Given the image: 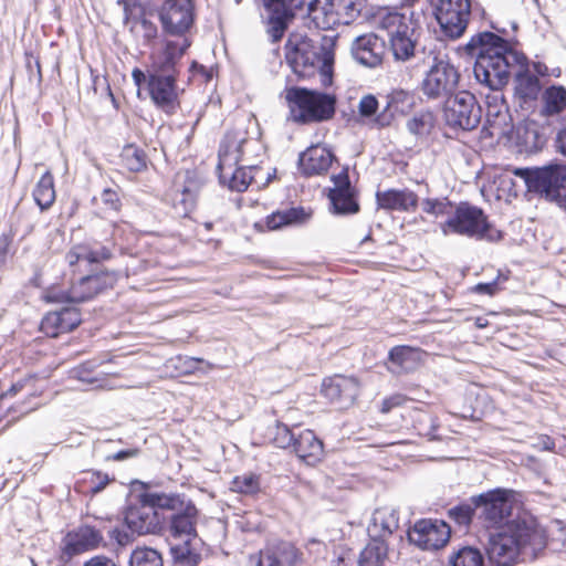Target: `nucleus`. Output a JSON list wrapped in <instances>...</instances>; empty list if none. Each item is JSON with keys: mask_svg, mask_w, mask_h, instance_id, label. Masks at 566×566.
<instances>
[{"mask_svg": "<svg viewBox=\"0 0 566 566\" xmlns=\"http://www.w3.org/2000/svg\"><path fill=\"white\" fill-rule=\"evenodd\" d=\"M464 50L475 59L473 72L478 82L497 91L515 72L516 96L524 103L537 98L541 91L538 77L528 70L526 57L512 50L503 38L489 31L480 32L471 38Z\"/></svg>", "mask_w": 566, "mask_h": 566, "instance_id": "1", "label": "nucleus"}, {"mask_svg": "<svg viewBox=\"0 0 566 566\" xmlns=\"http://www.w3.org/2000/svg\"><path fill=\"white\" fill-rule=\"evenodd\" d=\"M510 527L490 536L486 555L492 566L533 563L545 553L547 535L534 516H524Z\"/></svg>", "mask_w": 566, "mask_h": 566, "instance_id": "2", "label": "nucleus"}, {"mask_svg": "<svg viewBox=\"0 0 566 566\" xmlns=\"http://www.w3.org/2000/svg\"><path fill=\"white\" fill-rule=\"evenodd\" d=\"M334 41L324 38L321 43L303 35L293 34L285 44V59L298 77H311L316 73L324 85L332 83L334 66Z\"/></svg>", "mask_w": 566, "mask_h": 566, "instance_id": "3", "label": "nucleus"}, {"mask_svg": "<svg viewBox=\"0 0 566 566\" xmlns=\"http://www.w3.org/2000/svg\"><path fill=\"white\" fill-rule=\"evenodd\" d=\"M381 27L387 32L390 50L397 61L413 60L421 64L422 52L437 49L433 40L421 43V27L409 8L385 15Z\"/></svg>", "mask_w": 566, "mask_h": 566, "instance_id": "4", "label": "nucleus"}, {"mask_svg": "<svg viewBox=\"0 0 566 566\" xmlns=\"http://www.w3.org/2000/svg\"><path fill=\"white\" fill-rule=\"evenodd\" d=\"M249 143L241 133H228L220 145L217 167L219 179L232 191H245L261 170L254 165L237 167Z\"/></svg>", "mask_w": 566, "mask_h": 566, "instance_id": "5", "label": "nucleus"}, {"mask_svg": "<svg viewBox=\"0 0 566 566\" xmlns=\"http://www.w3.org/2000/svg\"><path fill=\"white\" fill-rule=\"evenodd\" d=\"M472 500L478 509H482L480 517L488 528L509 530L510 525L517 524L524 516H533L522 511L510 490L495 489Z\"/></svg>", "mask_w": 566, "mask_h": 566, "instance_id": "6", "label": "nucleus"}, {"mask_svg": "<svg viewBox=\"0 0 566 566\" xmlns=\"http://www.w3.org/2000/svg\"><path fill=\"white\" fill-rule=\"evenodd\" d=\"M199 511L193 503L177 513H171L168 517L166 532L168 536L180 544L170 546V554L175 563L186 566H197L201 563V555L196 553L191 546L193 539L197 538V523Z\"/></svg>", "mask_w": 566, "mask_h": 566, "instance_id": "7", "label": "nucleus"}, {"mask_svg": "<svg viewBox=\"0 0 566 566\" xmlns=\"http://www.w3.org/2000/svg\"><path fill=\"white\" fill-rule=\"evenodd\" d=\"M515 175L525 181L528 191L566 209V164L518 168Z\"/></svg>", "mask_w": 566, "mask_h": 566, "instance_id": "8", "label": "nucleus"}, {"mask_svg": "<svg viewBox=\"0 0 566 566\" xmlns=\"http://www.w3.org/2000/svg\"><path fill=\"white\" fill-rule=\"evenodd\" d=\"M421 64L428 67L421 91L430 99L449 97L455 91L460 74L441 50L422 52Z\"/></svg>", "mask_w": 566, "mask_h": 566, "instance_id": "9", "label": "nucleus"}, {"mask_svg": "<svg viewBox=\"0 0 566 566\" xmlns=\"http://www.w3.org/2000/svg\"><path fill=\"white\" fill-rule=\"evenodd\" d=\"M291 117L297 123L323 122L335 114V96L301 87L286 91Z\"/></svg>", "mask_w": 566, "mask_h": 566, "instance_id": "10", "label": "nucleus"}, {"mask_svg": "<svg viewBox=\"0 0 566 566\" xmlns=\"http://www.w3.org/2000/svg\"><path fill=\"white\" fill-rule=\"evenodd\" d=\"M440 230L443 235L455 233L491 241L501 237L499 231L492 230L483 210L467 202H461L455 207L452 217L440 223Z\"/></svg>", "mask_w": 566, "mask_h": 566, "instance_id": "11", "label": "nucleus"}, {"mask_svg": "<svg viewBox=\"0 0 566 566\" xmlns=\"http://www.w3.org/2000/svg\"><path fill=\"white\" fill-rule=\"evenodd\" d=\"M116 272H101L94 275H86L72 285L69 291L51 289L45 293V300L52 303H81L93 298L103 291L111 289L117 282Z\"/></svg>", "mask_w": 566, "mask_h": 566, "instance_id": "12", "label": "nucleus"}, {"mask_svg": "<svg viewBox=\"0 0 566 566\" xmlns=\"http://www.w3.org/2000/svg\"><path fill=\"white\" fill-rule=\"evenodd\" d=\"M364 0H318L313 12V23L322 30L350 24L361 13Z\"/></svg>", "mask_w": 566, "mask_h": 566, "instance_id": "13", "label": "nucleus"}, {"mask_svg": "<svg viewBox=\"0 0 566 566\" xmlns=\"http://www.w3.org/2000/svg\"><path fill=\"white\" fill-rule=\"evenodd\" d=\"M443 113L450 128L472 130L480 124L482 111L472 93L460 91L447 98Z\"/></svg>", "mask_w": 566, "mask_h": 566, "instance_id": "14", "label": "nucleus"}, {"mask_svg": "<svg viewBox=\"0 0 566 566\" xmlns=\"http://www.w3.org/2000/svg\"><path fill=\"white\" fill-rule=\"evenodd\" d=\"M431 4L444 34L452 39L461 36L471 14L470 0H431Z\"/></svg>", "mask_w": 566, "mask_h": 566, "instance_id": "15", "label": "nucleus"}, {"mask_svg": "<svg viewBox=\"0 0 566 566\" xmlns=\"http://www.w3.org/2000/svg\"><path fill=\"white\" fill-rule=\"evenodd\" d=\"M450 536V526L441 520L422 518L408 531L410 543L423 551H438L444 547Z\"/></svg>", "mask_w": 566, "mask_h": 566, "instance_id": "16", "label": "nucleus"}, {"mask_svg": "<svg viewBox=\"0 0 566 566\" xmlns=\"http://www.w3.org/2000/svg\"><path fill=\"white\" fill-rule=\"evenodd\" d=\"M125 523L133 534H156L164 528V520L146 501V494L139 496V502L129 505L125 513Z\"/></svg>", "mask_w": 566, "mask_h": 566, "instance_id": "17", "label": "nucleus"}, {"mask_svg": "<svg viewBox=\"0 0 566 566\" xmlns=\"http://www.w3.org/2000/svg\"><path fill=\"white\" fill-rule=\"evenodd\" d=\"M360 384L355 377L335 375L325 378L322 384V394L331 402L342 408L352 406L359 395Z\"/></svg>", "mask_w": 566, "mask_h": 566, "instance_id": "18", "label": "nucleus"}, {"mask_svg": "<svg viewBox=\"0 0 566 566\" xmlns=\"http://www.w3.org/2000/svg\"><path fill=\"white\" fill-rule=\"evenodd\" d=\"M190 46L187 38L166 41L163 49L151 55V66L148 72L178 76V62Z\"/></svg>", "mask_w": 566, "mask_h": 566, "instance_id": "19", "label": "nucleus"}, {"mask_svg": "<svg viewBox=\"0 0 566 566\" xmlns=\"http://www.w3.org/2000/svg\"><path fill=\"white\" fill-rule=\"evenodd\" d=\"M159 17L167 32L171 34L184 33L192 23L190 0H166Z\"/></svg>", "mask_w": 566, "mask_h": 566, "instance_id": "20", "label": "nucleus"}, {"mask_svg": "<svg viewBox=\"0 0 566 566\" xmlns=\"http://www.w3.org/2000/svg\"><path fill=\"white\" fill-rule=\"evenodd\" d=\"M102 538L101 532L94 526H80L77 530L65 535L63 539L61 560L63 563H69L73 556L95 548Z\"/></svg>", "mask_w": 566, "mask_h": 566, "instance_id": "21", "label": "nucleus"}, {"mask_svg": "<svg viewBox=\"0 0 566 566\" xmlns=\"http://www.w3.org/2000/svg\"><path fill=\"white\" fill-rule=\"evenodd\" d=\"M177 76L148 72V93L165 112H172L178 99Z\"/></svg>", "mask_w": 566, "mask_h": 566, "instance_id": "22", "label": "nucleus"}, {"mask_svg": "<svg viewBox=\"0 0 566 566\" xmlns=\"http://www.w3.org/2000/svg\"><path fill=\"white\" fill-rule=\"evenodd\" d=\"M334 187L329 190V200L334 213L348 214L358 211L359 206L355 199V191L350 185L347 170L332 177Z\"/></svg>", "mask_w": 566, "mask_h": 566, "instance_id": "23", "label": "nucleus"}, {"mask_svg": "<svg viewBox=\"0 0 566 566\" xmlns=\"http://www.w3.org/2000/svg\"><path fill=\"white\" fill-rule=\"evenodd\" d=\"M334 159V154L326 145L316 144L300 154L298 167L305 176H318L328 171Z\"/></svg>", "mask_w": 566, "mask_h": 566, "instance_id": "24", "label": "nucleus"}, {"mask_svg": "<svg viewBox=\"0 0 566 566\" xmlns=\"http://www.w3.org/2000/svg\"><path fill=\"white\" fill-rule=\"evenodd\" d=\"M416 105V97L412 93L403 90H395L386 97V105L376 115L374 123L378 127H386L391 124L396 115L409 113Z\"/></svg>", "mask_w": 566, "mask_h": 566, "instance_id": "25", "label": "nucleus"}, {"mask_svg": "<svg viewBox=\"0 0 566 566\" xmlns=\"http://www.w3.org/2000/svg\"><path fill=\"white\" fill-rule=\"evenodd\" d=\"M81 323V314L75 307H64L46 314L41 322V331L49 337L67 333Z\"/></svg>", "mask_w": 566, "mask_h": 566, "instance_id": "26", "label": "nucleus"}, {"mask_svg": "<svg viewBox=\"0 0 566 566\" xmlns=\"http://www.w3.org/2000/svg\"><path fill=\"white\" fill-rule=\"evenodd\" d=\"M352 53L360 64L375 67L381 63L384 41L376 34H365L355 40Z\"/></svg>", "mask_w": 566, "mask_h": 566, "instance_id": "27", "label": "nucleus"}, {"mask_svg": "<svg viewBox=\"0 0 566 566\" xmlns=\"http://www.w3.org/2000/svg\"><path fill=\"white\" fill-rule=\"evenodd\" d=\"M291 450L307 465L318 463L324 453L323 442L308 429H297V434Z\"/></svg>", "mask_w": 566, "mask_h": 566, "instance_id": "28", "label": "nucleus"}, {"mask_svg": "<svg viewBox=\"0 0 566 566\" xmlns=\"http://www.w3.org/2000/svg\"><path fill=\"white\" fill-rule=\"evenodd\" d=\"M298 562V552L289 542L270 543L260 552L256 566H292Z\"/></svg>", "mask_w": 566, "mask_h": 566, "instance_id": "29", "label": "nucleus"}, {"mask_svg": "<svg viewBox=\"0 0 566 566\" xmlns=\"http://www.w3.org/2000/svg\"><path fill=\"white\" fill-rule=\"evenodd\" d=\"M423 352L410 346H395L389 350L387 369L392 374L413 371L421 364Z\"/></svg>", "mask_w": 566, "mask_h": 566, "instance_id": "30", "label": "nucleus"}, {"mask_svg": "<svg viewBox=\"0 0 566 566\" xmlns=\"http://www.w3.org/2000/svg\"><path fill=\"white\" fill-rule=\"evenodd\" d=\"M376 200L385 210L413 211L418 206V196L409 189L377 191Z\"/></svg>", "mask_w": 566, "mask_h": 566, "instance_id": "31", "label": "nucleus"}, {"mask_svg": "<svg viewBox=\"0 0 566 566\" xmlns=\"http://www.w3.org/2000/svg\"><path fill=\"white\" fill-rule=\"evenodd\" d=\"M112 256V252L106 247H92L88 244L74 245L66 253V261L71 268L77 266L78 270L87 268L93 263L108 260Z\"/></svg>", "mask_w": 566, "mask_h": 566, "instance_id": "32", "label": "nucleus"}, {"mask_svg": "<svg viewBox=\"0 0 566 566\" xmlns=\"http://www.w3.org/2000/svg\"><path fill=\"white\" fill-rule=\"evenodd\" d=\"M539 114L547 118L564 114L563 122H566V88L563 85L553 84L542 92Z\"/></svg>", "mask_w": 566, "mask_h": 566, "instance_id": "33", "label": "nucleus"}, {"mask_svg": "<svg viewBox=\"0 0 566 566\" xmlns=\"http://www.w3.org/2000/svg\"><path fill=\"white\" fill-rule=\"evenodd\" d=\"M117 3L123 6L125 13V23L129 25L130 32L144 43H149L157 36V27L145 18L130 19V7L135 6L136 0H118Z\"/></svg>", "mask_w": 566, "mask_h": 566, "instance_id": "34", "label": "nucleus"}, {"mask_svg": "<svg viewBox=\"0 0 566 566\" xmlns=\"http://www.w3.org/2000/svg\"><path fill=\"white\" fill-rule=\"evenodd\" d=\"M399 527V516L394 507H381L374 512L368 532L373 536H386L392 534Z\"/></svg>", "mask_w": 566, "mask_h": 566, "instance_id": "35", "label": "nucleus"}, {"mask_svg": "<svg viewBox=\"0 0 566 566\" xmlns=\"http://www.w3.org/2000/svg\"><path fill=\"white\" fill-rule=\"evenodd\" d=\"M146 501L151 503L154 510H167L171 513H177L184 510L187 504L193 503L184 494L178 493H164V492H147Z\"/></svg>", "mask_w": 566, "mask_h": 566, "instance_id": "36", "label": "nucleus"}, {"mask_svg": "<svg viewBox=\"0 0 566 566\" xmlns=\"http://www.w3.org/2000/svg\"><path fill=\"white\" fill-rule=\"evenodd\" d=\"M114 479L107 473L88 470L75 483V490L85 495H96L102 492Z\"/></svg>", "mask_w": 566, "mask_h": 566, "instance_id": "37", "label": "nucleus"}, {"mask_svg": "<svg viewBox=\"0 0 566 566\" xmlns=\"http://www.w3.org/2000/svg\"><path fill=\"white\" fill-rule=\"evenodd\" d=\"M386 562L392 563L387 544L379 538H373L359 556V566H381Z\"/></svg>", "mask_w": 566, "mask_h": 566, "instance_id": "38", "label": "nucleus"}, {"mask_svg": "<svg viewBox=\"0 0 566 566\" xmlns=\"http://www.w3.org/2000/svg\"><path fill=\"white\" fill-rule=\"evenodd\" d=\"M311 217L304 208H291L273 212L266 218V226L270 230H277L285 226L305 223Z\"/></svg>", "mask_w": 566, "mask_h": 566, "instance_id": "39", "label": "nucleus"}, {"mask_svg": "<svg viewBox=\"0 0 566 566\" xmlns=\"http://www.w3.org/2000/svg\"><path fill=\"white\" fill-rule=\"evenodd\" d=\"M33 198L42 211L49 209L55 201L54 180L50 171H45L36 182Z\"/></svg>", "mask_w": 566, "mask_h": 566, "instance_id": "40", "label": "nucleus"}, {"mask_svg": "<svg viewBox=\"0 0 566 566\" xmlns=\"http://www.w3.org/2000/svg\"><path fill=\"white\" fill-rule=\"evenodd\" d=\"M483 554L478 547L463 546L449 558V566H484Z\"/></svg>", "mask_w": 566, "mask_h": 566, "instance_id": "41", "label": "nucleus"}, {"mask_svg": "<svg viewBox=\"0 0 566 566\" xmlns=\"http://www.w3.org/2000/svg\"><path fill=\"white\" fill-rule=\"evenodd\" d=\"M436 124V117L432 112L423 111L415 114L408 122L407 128L408 130L418 136L424 137L428 136L433 129Z\"/></svg>", "mask_w": 566, "mask_h": 566, "instance_id": "42", "label": "nucleus"}, {"mask_svg": "<svg viewBox=\"0 0 566 566\" xmlns=\"http://www.w3.org/2000/svg\"><path fill=\"white\" fill-rule=\"evenodd\" d=\"M421 209L426 214L434 219L443 217L448 219L452 217L455 210L452 202L447 198H426L421 201Z\"/></svg>", "mask_w": 566, "mask_h": 566, "instance_id": "43", "label": "nucleus"}, {"mask_svg": "<svg viewBox=\"0 0 566 566\" xmlns=\"http://www.w3.org/2000/svg\"><path fill=\"white\" fill-rule=\"evenodd\" d=\"M520 140L526 151L536 153L546 145L547 136L535 124L527 125L520 135Z\"/></svg>", "mask_w": 566, "mask_h": 566, "instance_id": "44", "label": "nucleus"}, {"mask_svg": "<svg viewBox=\"0 0 566 566\" xmlns=\"http://www.w3.org/2000/svg\"><path fill=\"white\" fill-rule=\"evenodd\" d=\"M129 566H163V558L154 548L138 547L130 554Z\"/></svg>", "mask_w": 566, "mask_h": 566, "instance_id": "45", "label": "nucleus"}, {"mask_svg": "<svg viewBox=\"0 0 566 566\" xmlns=\"http://www.w3.org/2000/svg\"><path fill=\"white\" fill-rule=\"evenodd\" d=\"M120 158L123 165L130 171L138 172L146 168L145 153L133 145L124 147Z\"/></svg>", "mask_w": 566, "mask_h": 566, "instance_id": "46", "label": "nucleus"}, {"mask_svg": "<svg viewBox=\"0 0 566 566\" xmlns=\"http://www.w3.org/2000/svg\"><path fill=\"white\" fill-rule=\"evenodd\" d=\"M94 367L95 365L92 363L83 364L72 370V376L82 382L92 385L94 388L112 389L113 386L108 384L107 379L90 376Z\"/></svg>", "mask_w": 566, "mask_h": 566, "instance_id": "47", "label": "nucleus"}, {"mask_svg": "<svg viewBox=\"0 0 566 566\" xmlns=\"http://www.w3.org/2000/svg\"><path fill=\"white\" fill-rule=\"evenodd\" d=\"M260 489L259 478L254 474L235 476L232 481V490L244 494H253Z\"/></svg>", "mask_w": 566, "mask_h": 566, "instance_id": "48", "label": "nucleus"}, {"mask_svg": "<svg viewBox=\"0 0 566 566\" xmlns=\"http://www.w3.org/2000/svg\"><path fill=\"white\" fill-rule=\"evenodd\" d=\"M297 432L286 424L277 423L273 433V442L282 449H291Z\"/></svg>", "mask_w": 566, "mask_h": 566, "instance_id": "49", "label": "nucleus"}, {"mask_svg": "<svg viewBox=\"0 0 566 566\" xmlns=\"http://www.w3.org/2000/svg\"><path fill=\"white\" fill-rule=\"evenodd\" d=\"M448 515L460 526H469L474 515L470 504H460L449 510Z\"/></svg>", "mask_w": 566, "mask_h": 566, "instance_id": "50", "label": "nucleus"}, {"mask_svg": "<svg viewBox=\"0 0 566 566\" xmlns=\"http://www.w3.org/2000/svg\"><path fill=\"white\" fill-rule=\"evenodd\" d=\"M34 381V378L32 376L27 377L24 379L18 380L17 382L12 384V386L0 396V407H2L6 399L10 397H14L19 392H21L24 389H32V382Z\"/></svg>", "mask_w": 566, "mask_h": 566, "instance_id": "51", "label": "nucleus"}, {"mask_svg": "<svg viewBox=\"0 0 566 566\" xmlns=\"http://www.w3.org/2000/svg\"><path fill=\"white\" fill-rule=\"evenodd\" d=\"M378 106V101L374 95H365L358 104L359 115L363 117H371L376 115Z\"/></svg>", "mask_w": 566, "mask_h": 566, "instance_id": "52", "label": "nucleus"}, {"mask_svg": "<svg viewBox=\"0 0 566 566\" xmlns=\"http://www.w3.org/2000/svg\"><path fill=\"white\" fill-rule=\"evenodd\" d=\"M549 533L553 542H559L563 551L566 553V525L555 520L551 523Z\"/></svg>", "mask_w": 566, "mask_h": 566, "instance_id": "53", "label": "nucleus"}, {"mask_svg": "<svg viewBox=\"0 0 566 566\" xmlns=\"http://www.w3.org/2000/svg\"><path fill=\"white\" fill-rule=\"evenodd\" d=\"M407 400L408 398L405 395L394 394L381 401L380 411L382 413H388L394 408L405 405Z\"/></svg>", "mask_w": 566, "mask_h": 566, "instance_id": "54", "label": "nucleus"}, {"mask_svg": "<svg viewBox=\"0 0 566 566\" xmlns=\"http://www.w3.org/2000/svg\"><path fill=\"white\" fill-rule=\"evenodd\" d=\"M101 201L111 210H118L120 202L116 191L112 189H104L101 193Z\"/></svg>", "mask_w": 566, "mask_h": 566, "instance_id": "55", "label": "nucleus"}, {"mask_svg": "<svg viewBox=\"0 0 566 566\" xmlns=\"http://www.w3.org/2000/svg\"><path fill=\"white\" fill-rule=\"evenodd\" d=\"M554 145L556 151L566 157V120L563 122L562 127L557 130Z\"/></svg>", "mask_w": 566, "mask_h": 566, "instance_id": "56", "label": "nucleus"}, {"mask_svg": "<svg viewBox=\"0 0 566 566\" xmlns=\"http://www.w3.org/2000/svg\"><path fill=\"white\" fill-rule=\"evenodd\" d=\"M474 291L480 294L494 295L499 291V285L496 281L479 283L474 286Z\"/></svg>", "mask_w": 566, "mask_h": 566, "instance_id": "57", "label": "nucleus"}, {"mask_svg": "<svg viewBox=\"0 0 566 566\" xmlns=\"http://www.w3.org/2000/svg\"><path fill=\"white\" fill-rule=\"evenodd\" d=\"M149 262L145 260L132 259V264L126 266V275L137 274L138 272L145 271L148 268Z\"/></svg>", "mask_w": 566, "mask_h": 566, "instance_id": "58", "label": "nucleus"}, {"mask_svg": "<svg viewBox=\"0 0 566 566\" xmlns=\"http://www.w3.org/2000/svg\"><path fill=\"white\" fill-rule=\"evenodd\" d=\"M195 192L189 188V187H185L180 193V203L184 205L185 207V210H188L189 208H191L195 203Z\"/></svg>", "mask_w": 566, "mask_h": 566, "instance_id": "59", "label": "nucleus"}, {"mask_svg": "<svg viewBox=\"0 0 566 566\" xmlns=\"http://www.w3.org/2000/svg\"><path fill=\"white\" fill-rule=\"evenodd\" d=\"M10 247V238L6 234L0 237V266L6 263Z\"/></svg>", "mask_w": 566, "mask_h": 566, "instance_id": "60", "label": "nucleus"}, {"mask_svg": "<svg viewBox=\"0 0 566 566\" xmlns=\"http://www.w3.org/2000/svg\"><path fill=\"white\" fill-rule=\"evenodd\" d=\"M83 566H116V563L104 556H96L86 560Z\"/></svg>", "mask_w": 566, "mask_h": 566, "instance_id": "61", "label": "nucleus"}, {"mask_svg": "<svg viewBox=\"0 0 566 566\" xmlns=\"http://www.w3.org/2000/svg\"><path fill=\"white\" fill-rule=\"evenodd\" d=\"M132 77H133V81L134 83L140 87L142 84L146 83L148 85V74H145L142 70L139 69H134L133 72H132Z\"/></svg>", "mask_w": 566, "mask_h": 566, "instance_id": "62", "label": "nucleus"}, {"mask_svg": "<svg viewBox=\"0 0 566 566\" xmlns=\"http://www.w3.org/2000/svg\"><path fill=\"white\" fill-rule=\"evenodd\" d=\"M537 448H539L541 450H553L554 447H555V443L554 441L547 437V436H541L538 439H537V443L535 444Z\"/></svg>", "mask_w": 566, "mask_h": 566, "instance_id": "63", "label": "nucleus"}, {"mask_svg": "<svg viewBox=\"0 0 566 566\" xmlns=\"http://www.w3.org/2000/svg\"><path fill=\"white\" fill-rule=\"evenodd\" d=\"M135 454H136L135 450H125V451H119V452L113 454L108 459H112V460H115V461H122V460L130 458V457H133Z\"/></svg>", "mask_w": 566, "mask_h": 566, "instance_id": "64", "label": "nucleus"}]
</instances>
